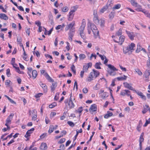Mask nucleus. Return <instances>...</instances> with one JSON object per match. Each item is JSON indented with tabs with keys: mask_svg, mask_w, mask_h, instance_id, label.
<instances>
[{
	"mask_svg": "<svg viewBox=\"0 0 150 150\" xmlns=\"http://www.w3.org/2000/svg\"><path fill=\"white\" fill-rule=\"evenodd\" d=\"M15 59L14 58H13L12 59L11 61V64L13 66H17V64L15 63Z\"/></svg>",
	"mask_w": 150,
	"mask_h": 150,
	"instance_id": "obj_45",
	"label": "nucleus"
},
{
	"mask_svg": "<svg viewBox=\"0 0 150 150\" xmlns=\"http://www.w3.org/2000/svg\"><path fill=\"white\" fill-rule=\"evenodd\" d=\"M122 33V31L121 28H120L116 33V35L118 36H120L121 35Z\"/></svg>",
	"mask_w": 150,
	"mask_h": 150,
	"instance_id": "obj_46",
	"label": "nucleus"
},
{
	"mask_svg": "<svg viewBox=\"0 0 150 150\" xmlns=\"http://www.w3.org/2000/svg\"><path fill=\"white\" fill-rule=\"evenodd\" d=\"M39 84L42 88L44 92H46L47 91V87L46 85L43 83L41 82H40Z\"/></svg>",
	"mask_w": 150,
	"mask_h": 150,
	"instance_id": "obj_14",
	"label": "nucleus"
},
{
	"mask_svg": "<svg viewBox=\"0 0 150 150\" xmlns=\"http://www.w3.org/2000/svg\"><path fill=\"white\" fill-rule=\"evenodd\" d=\"M124 77H118L116 78V79H117V80L119 81H125L126 80L127 78V76H126L125 75H124L123 76Z\"/></svg>",
	"mask_w": 150,
	"mask_h": 150,
	"instance_id": "obj_25",
	"label": "nucleus"
},
{
	"mask_svg": "<svg viewBox=\"0 0 150 150\" xmlns=\"http://www.w3.org/2000/svg\"><path fill=\"white\" fill-rule=\"evenodd\" d=\"M86 23H82L80 27L79 28V31L80 32H83V30L85 26Z\"/></svg>",
	"mask_w": 150,
	"mask_h": 150,
	"instance_id": "obj_19",
	"label": "nucleus"
},
{
	"mask_svg": "<svg viewBox=\"0 0 150 150\" xmlns=\"http://www.w3.org/2000/svg\"><path fill=\"white\" fill-rule=\"evenodd\" d=\"M49 20H50L51 24L53 23V16L52 15H50L49 16Z\"/></svg>",
	"mask_w": 150,
	"mask_h": 150,
	"instance_id": "obj_52",
	"label": "nucleus"
},
{
	"mask_svg": "<svg viewBox=\"0 0 150 150\" xmlns=\"http://www.w3.org/2000/svg\"><path fill=\"white\" fill-rule=\"evenodd\" d=\"M85 57V55L84 54H81L79 55V58L80 59H83Z\"/></svg>",
	"mask_w": 150,
	"mask_h": 150,
	"instance_id": "obj_50",
	"label": "nucleus"
},
{
	"mask_svg": "<svg viewBox=\"0 0 150 150\" xmlns=\"http://www.w3.org/2000/svg\"><path fill=\"white\" fill-rule=\"evenodd\" d=\"M130 50L128 46L127 47H123V52L125 53L128 52Z\"/></svg>",
	"mask_w": 150,
	"mask_h": 150,
	"instance_id": "obj_28",
	"label": "nucleus"
},
{
	"mask_svg": "<svg viewBox=\"0 0 150 150\" xmlns=\"http://www.w3.org/2000/svg\"><path fill=\"white\" fill-rule=\"evenodd\" d=\"M125 38V37L124 36H120L119 39V43L120 45H121L122 44L123 42L124 41Z\"/></svg>",
	"mask_w": 150,
	"mask_h": 150,
	"instance_id": "obj_21",
	"label": "nucleus"
},
{
	"mask_svg": "<svg viewBox=\"0 0 150 150\" xmlns=\"http://www.w3.org/2000/svg\"><path fill=\"white\" fill-rule=\"evenodd\" d=\"M142 125V122L141 120H140L139 121V124L137 126V129L138 131H140V128L141 127Z\"/></svg>",
	"mask_w": 150,
	"mask_h": 150,
	"instance_id": "obj_42",
	"label": "nucleus"
},
{
	"mask_svg": "<svg viewBox=\"0 0 150 150\" xmlns=\"http://www.w3.org/2000/svg\"><path fill=\"white\" fill-rule=\"evenodd\" d=\"M91 66H83V69L81 72L80 76L81 78H83V74L85 72H86L89 67Z\"/></svg>",
	"mask_w": 150,
	"mask_h": 150,
	"instance_id": "obj_8",
	"label": "nucleus"
},
{
	"mask_svg": "<svg viewBox=\"0 0 150 150\" xmlns=\"http://www.w3.org/2000/svg\"><path fill=\"white\" fill-rule=\"evenodd\" d=\"M76 135L74 136V138L73 139L74 141H75L77 137L78 136V135L79 133H81L82 132V130L81 129L79 130V131H78V130H76Z\"/></svg>",
	"mask_w": 150,
	"mask_h": 150,
	"instance_id": "obj_26",
	"label": "nucleus"
},
{
	"mask_svg": "<svg viewBox=\"0 0 150 150\" xmlns=\"http://www.w3.org/2000/svg\"><path fill=\"white\" fill-rule=\"evenodd\" d=\"M108 67L107 69V70L108 73L112 76L115 75L116 73L115 71L117 70L114 66H108Z\"/></svg>",
	"mask_w": 150,
	"mask_h": 150,
	"instance_id": "obj_2",
	"label": "nucleus"
},
{
	"mask_svg": "<svg viewBox=\"0 0 150 150\" xmlns=\"http://www.w3.org/2000/svg\"><path fill=\"white\" fill-rule=\"evenodd\" d=\"M59 93H57L54 97V99L56 100H57L59 99L58 96H59Z\"/></svg>",
	"mask_w": 150,
	"mask_h": 150,
	"instance_id": "obj_56",
	"label": "nucleus"
},
{
	"mask_svg": "<svg viewBox=\"0 0 150 150\" xmlns=\"http://www.w3.org/2000/svg\"><path fill=\"white\" fill-rule=\"evenodd\" d=\"M32 77L33 78V79H34L37 76L38 73L36 70H33L32 72Z\"/></svg>",
	"mask_w": 150,
	"mask_h": 150,
	"instance_id": "obj_27",
	"label": "nucleus"
},
{
	"mask_svg": "<svg viewBox=\"0 0 150 150\" xmlns=\"http://www.w3.org/2000/svg\"><path fill=\"white\" fill-rule=\"evenodd\" d=\"M108 93L107 92H105L103 93V94L102 96V98H104L106 97H108Z\"/></svg>",
	"mask_w": 150,
	"mask_h": 150,
	"instance_id": "obj_51",
	"label": "nucleus"
},
{
	"mask_svg": "<svg viewBox=\"0 0 150 150\" xmlns=\"http://www.w3.org/2000/svg\"><path fill=\"white\" fill-rule=\"evenodd\" d=\"M123 84L124 85V86L125 88H127L130 90H133V91L135 90L134 89L132 86H131L127 82H125Z\"/></svg>",
	"mask_w": 150,
	"mask_h": 150,
	"instance_id": "obj_13",
	"label": "nucleus"
},
{
	"mask_svg": "<svg viewBox=\"0 0 150 150\" xmlns=\"http://www.w3.org/2000/svg\"><path fill=\"white\" fill-rule=\"evenodd\" d=\"M113 115V113L109 111L107 112V113L104 116V118L106 119L108 118Z\"/></svg>",
	"mask_w": 150,
	"mask_h": 150,
	"instance_id": "obj_23",
	"label": "nucleus"
},
{
	"mask_svg": "<svg viewBox=\"0 0 150 150\" xmlns=\"http://www.w3.org/2000/svg\"><path fill=\"white\" fill-rule=\"evenodd\" d=\"M83 92L85 93H86L88 91V89L87 88H85L83 89Z\"/></svg>",
	"mask_w": 150,
	"mask_h": 150,
	"instance_id": "obj_64",
	"label": "nucleus"
},
{
	"mask_svg": "<svg viewBox=\"0 0 150 150\" xmlns=\"http://www.w3.org/2000/svg\"><path fill=\"white\" fill-rule=\"evenodd\" d=\"M74 10L71 11L69 13L68 16V20L69 21H71L73 19L74 15L75 14V12L77 8H76L75 6L73 7Z\"/></svg>",
	"mask_w": 150,
	"mask_h": 150,
	"instance_id": "obj_4",
	"label": "nucleus"
},
{
	"mask_svg": "<svg viewBox=\"0 0 150 150\" xmlns=\"http://www.w3.org/2000/svg\"><path fill=\"white\" fill-rule=\"evenodd\" d=\"M99 75V72L94 69L93 70V71L90 73L88 75L86 80L88 82H90L92 80L96 79Z\"/></svg>",
	"mask_w": 150,
	"mask_h": 150,
	"instance_id": "obj_1",
	"label": "nucleus"
},
{
	"mask_svg": "<svg viewBox=\"0 0 150 150\" xmlns=\"http://www.w3.org/2000/svg\"><path fill=\"white\" fill-rule=\"evenodd\" d=\"M93 21L96 24L99 23V20L98 19V17H94L93 19Z\"/></svg>",
	"mask_w": 150,
	"mask_h": 150,
	"instance_id": "obj_38",
	"label": "nucleus"
},
{
	"mask_svg": "<svg viewBox=\"0 0 150 150\" xmlns=\"http://www.w3.org/2000/svg\"><path fill=\"white\" fill-rule=\"evenodd\" d=\"M142 48L140 44H138L137 46V49L136 50V52L137 53H139L141 50Z\"/></svg>",
	"mask_w": 150,
	"mask_h": 150,
	"instance_id": "obj_30",
	"label": "nucleus"
},
{
	"mask_svg": "<svg viewBox=\"0 0 150 150\" xmlns=\"http://www.w3.org/2000/svg\"><path fill=\"white\" fill-rule=\"evenodd\" d=\"M14 115V114L13 113H11L8 117L6 120V123L5 124L6 126H7V125H10L11 124V120H12Z\"/></svg>",
	"mask_w": 150,
	"mask_h": 150,
	"instance_id": "obj_6",
	"label": "nucleus"
},
{
	"mask_svg": "<svg viewBox=\"0 0 150 150\" xmlns=\"http://www.w3.org/2000/svg\"><path fill=\"white\" fill-rule=\"evenodd\" d=\"M68 10V8L67 6H65L62 9V11L64 12H66Z\"/></svg>",
	"mask_w": 150,
	"mask_h": 150,
	"instance_id": "obj_58",
	"label": "nucleus"
},
{
	"mask_svg": "<svg viewBox=\"0 0 150 150\" xmlns=\"http://www.w3.org/2000/svg\"><path fill=\"white\" fill-rule=\"evenodd\" d=\"M57 103H53L51 104L50 105L49 107L50 108H52L57 105Z\"/></svg>",
	"mask_w": 150,
	"mask_h": 150,
	"instance_id": "obj_47",
	"label": "nucleus"
},
{
	"mask_svg": "<svg viewBox=\"0 0 150 150\" xmlns=\"http://www.w3.org/2000/svg\"><path fill=\"white\" fill-rule=\"evenodd\" d=\"M83 111L82 107H79L77 110L76 111V112H79V116H80L81 115V112Z\"/></svg>",
	"mask_w": 150,
	"mask_h": 150,
	"instance_id": "obj_36",
	"label": "nucleus"
},
{
	"mask_svg": "<svg viewBox=\"0 0 150 150\" xmlns=\"http://www.w3.org/2000/svg\"><path fill=\"white\" fill-rule=\"evenodd\" d=\"M75 32V28H70L69 30V31L68 33L69 35V40L72 41V38L74 35Z\"/></svg>",
	"mask_w": 150,
	"mask_h": 150,
	"instance_id": "obj_5",
	"label": "nucleus"
},
{
	"mask_svg": "<svg viewBox=\"0 0 150 150\" xmlns=\"http://www.w3.org/2000/svg\"><path fill=\"white\" fill-rule=\"evenodd\" d=\"M128 46L130 50H133V48L135 46V44L133 43H132L130 45H129Z\"/></svg>",
	"mask_w": 150,
	"mask_h": 150,
	"instance_id": "obj_39",
	"label": "nucleus"
},
{
	"mask_svg": "<svg viewBox=\"0 0 150 150\" xmlns=\"http://www.w3.org/2000/svg\"><path fill=\"white\" fill-rule=\"evenodd\" d=\"M148 50L149 53L148 54L149 60L147 61V66H150V46H149L148 48Z\"/></svg>",
	"mask_w": 150,
	"mask_h": 150,
	"instance_id": "obj_24",
	"label": "nucleus"
},
{
	"mask_svg": "<svg viewBox=\"0 0 150 150\" xmlns=\"http://www.w3.org/2000/svg\"><path fill=\"white\" fill-rule=\"evenodd\" d=\"M126 33L127 34L128 37L131 40H134V38L135 36L133 32H131L127 30L125 31Z\"/></svg>",
	"mask_w": 150,
	"mask_h": 150,
	"instance_id": "obj_9",
	"label": "nucleus"
},
{
	"mask_svg": "<svg viewBox=\"0 0 150 150\" xmlns=\"http://www.w3.org/2000/svg\"><path fill=\"white\" fill-rule=\"evenodd\" d=\"M65 102L66 103H68V105L69 106V108L70 109L73 108L74 106V104L72 101H69L68 102V101H67V102L65 101Z\"/></svg>",
	"mask_w": 150,
	"mask_h": 150,
	"instance_id": "obj_16",
	"label": "nucleus"
},
{
	"mask_svg": "<svg viewBox=\"0 0 150 150\" xmlns=\"http://www.w3.org/2000/svg\"><path fill=\"white\" fill-rule=\"evenodd\" d=\"M144 139L143 138V137H142V136H140V138L139 139V148L140 149V150H141L142 149V142L144 141Z\"/></svg>",
	"mask_w": 150,
	"mask_h": 150,
	"instance_id": "obj_22",
	"label": "nucleus"
},
{
	"mask_svg": "<svg viewBox=\"0 0 150 150\" xmlns=\"http://www.w3.org/2000/svg\"><path fill=\"white\" fill-rule=\"evenodd\" d=\"M21 11H24L23 8L21 6H16Z\"/></svg>",
	"mask_w": 150,
	"mask_h": 150,
	"instance_id": "obj_63",
	"label": "nucleus"
},
{
	"mask_svg": "<svg viewBox=\"0 0 150 150\" xmlns=\"http://www.w3.org/2000/svg\"><path fill=\"white\" fill-rule=\"evenodd\" d=\"M135 71L138 74L139 76H142V73L141 71L138 69H135Z\"/></svg>",
	"mask_w": 150,
	"mask_h": 150,
	"instance_id": "obj_43",
	"label": "nucleus"
},
{
	"mask_svg": "<svg viewBox=\"0 0 150 150\" xmlns=\"http://www.w3.org/2000/svg\"><path fill=\"white\" fill-rule=\"evenodd\" d=\"M71 69L72 71L74 74L76 73V70L75 69V66H71Z\"/></svg>",
	"mask_w": 150,
	"mask_h": 150,
	"instance_id": "obj_59",
	"label": "nucleus"
},
{
	"mask_svg": "<svg viewBox=\"0 0 150 150\" xmlns=\"http://www.w3.org/2000/svg\"><path fill=\"white\" fill-rule=\"evenodd\" d=\"M0 18L2 19H4L5 20H6L8 19V17L5 14L0 13Z\"/></svg>",
	"mask_w": 150,
	"mask_h": 150,
	"instance_id": "obj_17",
	"label": "nucleus"
},
{
	"mask_svg": "<svg viewBox=\"0 0 150 150\" xmlns=\"http://www.w3.org/2000/svg\"><path fill=\"white\" fill-rule=\"evenodd\" d=\"M150 75V71L149 70H146L145 72V74H144V77L146 78L145 80L147 81H149V76Z\"/></svg>",
	"mask_w": 150,
	"mask_h": 150,
	"instance_id": "obj_15",
	"label": "nucleus"
},
{
	"mask_svg": "<svg viewBox=\"0 0 150 150\" xmlns=\"http://www.w3.org/2000/svg\"><path fill=\"white\" fill-rule=\"evenodd\" d=\"M17 41L18 42H21L22 41V39L21 37H18L17 38Z\"/></svg>",
	"mask_w": 150,
	"mask_h": 150,
	"instance_id": "obj_61",
	"label": "nucleus"
},
{
	"mask_svg": "<svg viewBox=\"0 0 150 150\" xmlns=\"http://www.w3.org/2000/svg\"><path fill=\"white\" fill-rule=\"evenodd\" d=\"M115 12L114 11H112L109 15V18L110 19H112L114 16Z\"/></svg>",
	"mask_w": 150,
	"mask_h": 150,
	"instance_id": "obj_33",
	"label": "nucleus"
},
{
	"mask_svg": "<svg viewBox=\"0 0 150 150\" xmlns=\"http://www.w3.org/2000/svg\"><path fill=\"white\" fill-rule=\"evenodd\" d=\"M57 83L55 82L52 83V85L50 86L51 90L52 91H53L55 90V88L57 86Z\"/></svg>",
	"mask_w": 150,
	"mask_h": 150,
	"instance_id": "obj_18",
	"label": "nucleus"
},
{
	"mask_svg": "<svg viewBox=\"0 0 150 150\" xmlns=\"http://www.w3.org/2000/svg\"><path fill=\"white\" fill-rule=\"evenodd\" d=\"M91 27L92 28V31L94 34L95 38H97L99 36V31L96 26L93 23L91 24Z\"/></svg>",
	"mask_w": 150,
	"mask_h": 150,
	"instance_id": "obj_3",
	"label": "nucleus"
},
{
	"mask_svg": "<svg viewBox=\"0 0 150 150\" xmlns=\"http://www.w3.org/2000/svg\"><path fill=\"white\" fill-rule=\"evenodd\" d=\"M131 3L134 6H137V3L135 1L136 0H130Z\"/></svg>",
	"mask_w": 150,
	"mask_h": 150,
	"instance_id": "obj_41",
	"label": "nucleus"
},
{
	"mask_svg": "<svg viewBox=\"0 0 150 150\" xmlns=\"http://www.w3.org/2000/svg\"><path fill=\"white\" fill-rule=\"evenodd\" d=\"M80 35L81 37L83 38L84 40L86 38V36L85 35V34L83 32H80Z\"/></svg>",
	"mask_w": 150,
	"mask_h": 150,
	"instance_id": "obj_49",
	"label": "nucleus"
},
{
	"mask_svg": "<svg viewBox=\"0 0 150 150\" xmlns=\"http://www.w3.org/2000/svg\"><path fill=\"white\" fill-rule=\"evenodd\" d=\"M47 147L46 143H42L41 144L40 146V148L42 150H46L47 149Z\"/></svg>",
	"mask_w": 150,
	"mask_h": 150,
	"instance_id": "obj_20",
	"label": "nucleus"
},
{
	"mask_svg": "<svg viewBox=\"0 0 150 150\" xmlns=\"http://www.w3.org/2000/svg\"><path fill=\"white\" fill-rule=\"evenodd\" d=\"M67 124L70 126L73 127L75 125L74 123L70 121H68L67 122Z\"/></svg>",
	"mask_w": 150,
	"mask_h": 150,
	"instance_id": "obj_48",
	"label": "nucleus"
},
{
	"mask_svg": "<svg viewBox=\"0 0 150 150\" xmlns=\"http://www.w3.org/2000/svg\"><path fill=\"white\" fill-rule=\"evenodd\" d=\"M6 74L8 77H9L10 76V70L9 69H8L6 70Z\"/></svg>",
	"mask_w": 150,
	"mask_h": 150,
	"instance_id": "obj_53",
	"label": "nucleus"
},
{
	"mask_svg": "<svg viewBox=\"0 0 150 150\" xmlns=\"http://www.w3.org/2000/svg\"><path fill=\"white\" fill-rule=\"evenodd\" d=\"M75 25V22L74 21H73L71 23H70L68 25H67V26H68V27H69V28L70 29L73 28H75L74 27H73V26Z\"/></svg>",
	"mask_w": 150,
	"mask_h": 150,
	"instance_id": "obj_34",
	"label": "nucleus"
},
{
	"mask_svg": "<svg viewBox=\"0 0 150 150\" xmlns=\"http://www.w3.org/2000/svg\"><path fill=\"white\" fill-rule=\"evenodd\" d=\"M27 69L28 70V75L30 77H31V71H32V69L31 67H28L27 68Z\"/></svg>",
	"mask_w": 150,
	"mask_h": 150,
	"instance_id": "obj_40",
	"label": "nucleus"
},
{
	"mask_svg": "<svg viewBox=\"0 0 150 150\" xmlns=\"http://www.w3.org/2000/svg\"><path fill=\"white\" fill-rule=\"evenodd\" d=\"M99 23L100 24V25L101 27H104L105 23V21L104 20L101 19L99 20Z\"/></svg>",
	"mask_w": 150,
	"mask_h": 150,
	"instance_id": "obj_32",
	"label": "nucleus"
},
{
	"mask_svg": "<svg viewBox=\"0 0 150 150\" xmlns=\"http://www.w3.org/2000/svg\"><path fill=\"white\" fill-rule=\"evenodd\" d=\"M149 120H150V121H149V120H146V122L145 123V124H144V127H146L148 124H149V123H150V119H149Z\"/></svg>",
	"mask_w": 150,
	"mask_h": 150,
	"instance_id": "obj_54",
	"label": "nucleus"
},
{
	"mask_svg": "<svg viewBox=\"0 0 150 150\" xmlns=\"http://www.w3.org/2000/svg\"><path fill=\"white\" fill-rule=\"evenodd\" d=\"M92 24V23L90 24L89 25H88V26L87 30H88V33L89 34H91V30H92V27H91V24Z\"/></svg>",
	"mask_w": 150,
	"mask_h": 150,
	"instance_id": "obj_37",
	"label": "nucleus"
},
{
	"mask_svg": "<svg viewBox=\"0 0 150 150\" xmlns=\"http://www.w3.org/2000/svg\"><path fill=\"white\" fill-rule=\"evenodd\" d=\"M130 91L127 90H123L120 93L121 95L123 96L127 95L128 96H130Z\"/></svg>",
	"mask_w": 150,
	"mask_h": 150,
	"instance_id": "obj_10",
	"label": "nucleus"
},
{
	"mask_svg": "<svg viewBox=\"0 0 150 150\" xmlns=\"http://www.w3.org/2000/svg\"><path fill=\"white\" fill-rule=\"evenodd\" d=\"M35 24L38 27L41 26V23L39 21H36Z\"/></svg>",
	"mask_w": 150,
	"mask_h": 150,
	"instance_id": "obj_62",
	"label": "nucleus"
},
{
	"mask_svg": "<svg viewBox=\"0 0 150 150\" xmlns=\"http://www.w3.org/2000/svg\"><path fill=\"white\" fill-rule=\"evenodd\" d=\"M45 77L50 82H53L54 81L47 74H46Z\"/></svg>",
	"mask_w": 150,
	"mask_h": 150,
	"instance_id": "obj_29",
	"label": "nucleus"
},
{
	"mask_svg": "<svg viewBox=\"0 0 150 150\" xmlns=\"http://www.w3.org/2000/svg\"><path fill=\"white\" fill-rule=\"evenodd\" d=\"M112 1H110L109 2H108L107 4L100 10V12L102 13H103L104 12L106 11L108 8L109 6L111 7L112 6H111V4H112Z\"/></svg>",
	"mask_w": 150,
	"mask_h": 150,
	"instance_id": "obj_7",
	"label": "nucleus"
},
{
	"mask_svg": "<svg viewBox=\"0 0 150 150\" xmlns=\"http://www.w3.org/2000/svg\"><path fill=\"white\" fill-rule=\"evenodd\" d=\"M97 110V106L95 104H93L91 106L89 109L90 112L92 113Z\"/></svg>",
	"mask_w": 150,
	"mask_h": 150,
	"instance_id": "obj_11",
	"label": "nucleus"
},
{
	"mask_svg": "<svg viewBox=\"0 0 150 150\" xmlns=\"http://www.w3.org/2000/svg\"><path fill=\"white\" fill-rule=\"evenodd\" d=\"M14 68L16 70V71L19 74H23L24 72L23 71H21L20 70L19 67H16V66H13Z\"/></svg>",
	"mask_w": 150,
	"mask_h": 150,
	"instance_id": "obj_35",
	"label": "nucleus"
},
{
	"mask_svg": "<svg viewBox=\"0 0 150 150\" xmlns=\"http://www.w3.org/2000/svg\"><path fill=\"white\" fill-rule=\"evenodd\" d=\"M42 94H43L42 93H40L38 94H36L35 95V97L36 98H39V97H40Z\"/></svg>",
	"mask_w": 150,
	"mask_h": 150,
	"instance_id": "obj_60",
	"label": "nucleus"
},
{
	"mask_svg": "<svg viewBox=\"0 0 150 150\" xmlns=\"http://www.w3.org/2000/svg\"><path fill=\"white\" fill-rule=\"evenodd\" d=\"M134 91H135L136 93L137 94V95L140 96V97H141L143 95V93L141 92H137L136 91V90H135Z\"/></svg>",
	"mask_w": 150,
	"mask_h": 150,
	"instance_id": "obj_55",
	"label": "nucleus"
},
{
	"mask_svg": "<svg viewBox=\"0 0 150 150\" xmlns=\"http://www.w3.org/2000/svg\"><path fill=\"white\" fill-rule=\"evenodd\" d=\"M54 129V127L53 125H51L50 126V129L48 131V132L49 134L52 133Z\"/></svg>",
	"mask_w": 150,
	"mask_h": 150,
	"instance_id": "obj_31",
	"label": "nucleus"
},
{
	"mask_svg": "<svg viewBox=\"0 0 150 150\" xmlns=\"http://www.w3.org/2000/svg\"><path fill=\"white\" fill-rule=\"evenodd\" d=\"M121 7V5L120 4H118L116 5L115 6L113 7V9H118L120 8Z\"/></svg>",
	"mask_w": 150,
	"mask_h": 150,
	"instance_id": "obj_44",
	"label": "nucleus"
},
{
	"mask_svg": "<svg viewBox=\"0 0 150 150\" xmlns=\"http://www.w3.org/2000/svg\"><path fill=\"white\" fill-rule=\"evenodd\" d=\"M65 141V138H62L58 142V143L60 144H62L64 143Z\"/></svg>",
	"mask_w": 150,
	"mask_h": 150,
	"instance_id": "obj_57",
	"label": "nucleus"
},
{
	"mask_svg": "<svg viewBox=\"0 0 150 150\" xmlns=\"http://www.w3.org/2000/svg\"><path fill=\"white\" fill-rule=\"evenodd\" d=\"M35 129L34 128H32L30 130H28L26 132V134L25 135V138H28V137L30 136V134L33 133V132L34 131Z\"/></svg>",
	"mask_w": 150,
	"mask_h": 150,
	"instance_id": "obj_12",
	"label": "nucleus"
}]
</instances>
